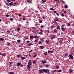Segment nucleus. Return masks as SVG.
<instances>
[{"label": "nucleus", "mask_w": 74, "mask_h": 74, "mask_svg": "<svg viewBox=\"0 0 74 74\" xmlns=\"http://www.w3.org/2000/svg\"><path fill=\"white\" fill-rule=\"evenodd\" d=\"M50 10H52L53 11H54L55 10V9L53 8H51L49 9Z\"/></svg>", "instance_id": "36"}, {"label": "nucleus", "mask_w": 74, "mask_h": 74, "mask_svg": "<svg viewBox=\"0 0 74 74\" xmlns=\"http://www.w3.org/2000/svg\"><path fill=\"white\" fill-rule=\"evenodd\" d=\"M3 56H6V54H5V53H3L2 54Z\"/></svg>", "instance_id": "43"}, {"label": "nucleus", "mask_w": 74, "mask_h": 74, "mask_svg": "<svg viewBox=\"0 0 74 74\" xmlns=\"http://www.w3.org/2000/svg\"><path fill=\"white\" fill-rule=\"evenodd\" d=\"M44 55H47V54H48V53H47V52H45L44 53Z\"/></svg>", "instance_id": "38"}, {"label": "nucleus", "mask_w": 74, "mask_h": 74, "mask_svg": "<svg viewBox=\"0 0 74 74\" xmlns=\"http://www.w3.org/2000/svg\"><path fill=\"white\" fill-rule=\"evenodd\" d=\"M53 12H54L55 13H56L57 16H59V14L57 13H56V11L55 10L53 11Z\"/></svg>", "instance_id": "14"}, {"label": "nucleus", "mask_w": 74, "mask_h": 74, "mask_svg": "<svg viewBox=\"0 0 74 74\" xmlns=\"http://www.w3.org/2000/svg\"><path fill=\"white\" fill-rule=\"evenodd\" d=\"M53 22L54 23V24H57V23H57V22H56V21H53Z\"/></svg>", "instance_id": "26"}, {"label": "nucleus", "mask_w": 74, "mask_h": 74, "mask_svg": "<svg viewBox=\"0 0 74 74\" xmlns=\"http://www.w3.org/2000/svg\"><path fill=\"white\" fill-rule=\"evenodd\" d=\"M59 39V40L60 41H63L64 40L63 39V38H58Z\"/></svg>", "instance_id": "18"}, {"label": "nucleus", "mask_w": 74, "mask_h": 74, "mask_svg": "<svg viewBox=\"0 0 74 74\" xmlns=\"http://www.w3.org/2000/svg\"><path fill=\"white\" fill-rule=\"evenodd\" d=\"M31 45H32V43H28L27 44V46L28 47H30Z\"/></svg>", "instance_id": "15"}, {"label": "nucleus", "mask_w": 74, "mask_h": 74, "mask_svg": "<svg viewBox=\"0 0 74 74\" xmlns=\"http://www.w3.org/2000/svg\"><path fill=\"white\" fill-rule=\"evenodd\" d=\"M46 44H49V41L48 40H46Z\"/></svg>", "instance_id": "31"}, {"label": "nucleus", "mask_w": 74, "mask_h": 74, "mask_svg": "<svg viewBox=\"0 0 74 74\" xmlns=\"http://www.w3.org/2000/svg\"><path fill=\"white\" fill-rule=\"evenodd\" d=\"M39 22L40 23H42V20H40L39 21Z\"/></svg>", "instance_id": "51"}, {"label": "nucleus", "mask_w": 74, "mask_h": 74, "mask_svg": "<svg viewBox=\"0 0 74 74\" xmlns=\"http://www.w3.org/2000/svg\"><path fill=\"white\" fill-rule=\"evenodd\" d=\"M55 1H58L57 3L58 4L59 3V0H54Z\"/></svg>", "instance_id": "52"}, {"label": "nucleus", "mask_w": 74, "mask_h": 74, "mask_svg": "<svg viewBox=\"0 0 74 74\" xmlns=\"http://www.w3.org/2000/svg\"><path fill=\"white\" fill-rule=\"evenodd\" d=\"M27 43H29L30 42V41L28 40L26 41Z\"/></svg>", "instance_id": "58"}, {"label": "nucleus", "mask_w": 74, "mask_h": 74, "mask_svg": "<svg viewBox=\"0 0 74 74\" xmlns=\"http://www.w3.org/2000/svg\"><path fill=\"white\" fill-rule=\"evenodd\" d=\"M54 20L55 21H59V20H58V18H54Z\"/></svg>", "instance_id": "21"}, {"label": "nucleus", "mask_w": 74, "mask_h": 74, "mask_svg": "<svg viewBox=\"0 0 74 74\" xmlns=\"http://www.w3.org/2000/svg\"><path fill=\"white\" fill-rule=\"evenodd\" d=\"M29 37L31 39H33L34 38V37L33 36H30Z\"/></svg>", "instance_id": "20"}, {"label": "nucleus", "mask_w": 74, "mask_h": 74, "mask_svg": "<svg viewBox=\"0 0 74 74\" xmlns=\"http://www.w3.org/2000/svg\"><path fill=\"white\" fill-rule=\"evenodd\" d=\"M18 15L19 16H22V15H21V14H19Z\"/></svg>", "instance_id": "59"}, {"label": "nucleus", "mask_w": 74, "mask_h": 74, "mask_svg": "<svg viewBox=\"0 0 74 74\" xmlns=\"http://www.w3.org/2000/svg\"><path fill=\"white\" fill-rule=\"evenodd\" d=\"M44 73H46L48 74H51V73H50V72H49V70L48 69H44Z\"/></svg>", "instance_id": "1"}, {"label": "nucleus", "mask_w": 74, "mask_h": 74, "mask_svg": "<svg viewBox=\"0 0 74 74\" xmlns=\"http://www.w3.org/2000/svg\"><path fill=\"white\" fill-rule=\"evenodd\" d=\"M6 1L8 3H10V2H11V1L10 0H6Z\"/></svg>", "instance_id": "49"}, {"label": "nucleus", "mask_w": 74, "mask_h": 74, "mask_svg": "<svg viewBox=\"0 0 74 74\" xmlns=\"http://www.w3.org/2000/svg\"><path fill=\"white\" fill-rule=\"evenodd\" d=\"M64 7L66 9V8H68V6H67V5H65L64 6Z\"/></svg>", "instance_id": "29"}, {"label": "nucleus", "mask_w": 74, "mask_h": 74, "mask_svg": "<svg viewBox=\"0 0 74 74\" xmlns=\"http://www.w3.org/2000/svg\"><path fill=\"white\" fill-rule=\"evenodd\" d=\"M32 32H33V33H35V34H36V31H34V30H33L32 31Z\"/></svg>", "instance_id": "40"}, {"label": "nucleus", "mask_w": 74, "mask_h": 74, "mask_svg": "<svg viewBox=\"0 0 74 74\" xmlns=\"http://www.w3.org/2000/svg\"><path fill=\"white\" fill-rule=\"evenodd\" d=\"M66 12H67L66 11H64V14H66Z\"/></svg>", "instance_id": "61"}, {"label": "nucleus", "mask_w": 74, "mask_h": 74, "mask_svg": "<svg viewBox=\"0 0 74 74\" xmlns=\"http://www.w3.org/2000/svg\"><path fill=\"white\" fill-rule=\"evenodd\" d=\"M17 65L18 66H20L21 67H23V65H22V64L20 63V62H18L17 63Z\"/></svg>", "instance_id": "2"}, {"label": "nucleus", "mask_w": 74, "mask_h": 74, "mask_svg": "<svg viewBox=\"0 0 74 74\" xmlns=\"http://www.w3.org/2000/svg\"><path fill=\"white\" fill-rule=\"evenodd\" d=\"M5 16H6V17H9V15H5Z\"/></svg>", "instance_id": "60"}, {"label": "nucleus", "mask_w": 74, "mask_h": 74, "mask_svg": "<svg viewBox=\"0 0 74 74\" xmlns=\"http://www.w3.org/2000/svg\"><path fill=\"white\" fill-rule=\"evenodd\" d=\"M33 63H34V64H35V63H36V62L35 61H34L33 62Z\"/></svg>", "instance_id": "54"}, {"label": "nucleus", "mask_w": 74, "mask_h": 74, "mask_svg": "<svg viewBox=\"0 0 74 74\" xmlns=\"http://www.w3.org/2000/svg\"><path fill=\"white\" fill-rule=\"evenodd\" d=\"M7 45H11V43L10 42H7Z\"/></svg>", "instance_id": "33"}, {"label": "nucleus", "mask_w": 74, "mask_h": 74, "mask_svg": "<svg viewBox=\"0 0 74 74\" xmlns=\"http://www.w3.org/2000/svg\"><path fill=\"white\" fill-rule=\"evenodd\" d=\"M49 67V65H46L45 66V67Z\"/></svg>", "instance_id": "47"}, {"label": "nucleus", "mask_w": 74, "mask_h": 74, "mask_svg": "<svg viewBox=\"0 0 74 74\" xmlns=\"http://www.w3.org/2000/svg\"><path fill=\"white\" fill-rule=\"evenodd\" d=\"M39 44H42V42L41 41V40H39Z\"/></svg>", "instance_id": "28"}, {"label": "nucleus", "mask_w": 74, "mask_h": 74, "mask_svg": "<svg viewBox=\"0 0 74 74\" xmlns=\"http://www.w3.org/2000/svg\"><path fill=\"white\" fill-rule=\"evenodd\" d=\"M61 16H64V14H63V13H62L61 14Z\"/></svg>", "instance_id": "48"}, {"label": "nucleus", "mask_w": 74, "mask_h": 74, "mask_svg": "<svg viewBox=\"0 0 74 74\" xmlns=\"http://www.w3.org/2000/svg\"><path fill=\"white\" fill-rule=\"evenodd\" d=\"M61 29L63 32H64V31H65L66 30L65 28L63 27H61Z\"/></svg>", "instance_id": "6"}, {"label": "nucleus", "mask_w": 74, "mask_h": 74, "mask_svg": "<svg viewBox=\"0 0 74 74\" xmlns=\"http://www.w3.org/2000/svg\"><path fill=\"white\" fill-rule=\"evenodd\" d=\"M64 55L65 56H68V54L67 53H65Z\"/></svg>", "instance_id": "45"}, {"label": "nucleus", "mask_w": 74, "mask_h": 74, "mask_svg": "<svg viewBox=\"0 0 74 74\" xmlns=\"http://www.w3.org/2000/svg\"><path fill=\"white\" fill-rule=\"evenodd\" d=\"M36 56H37V55L36 54H35L34 56V58H36Z\"/></svg>", "instance_id": "64"}, {"label": "nucleus", "mask_w": 74, "mask_h": 74, "mask_svg": "<svg viewBox=\"0 0 74 74\" xmlns=\"http://www.w3.org/2000/svg\"><path fill=\"white\" fill-rule=\"evenodd\" d=\"M10 64H8L9 66H11V64H13V62H9Z\"/></svg>", "instance_id": "10"}, {"label": "nucleus", "mask_w": 74, "mask_h": 74, "mask_svg": "<svg viewBox=\"0 0 74 74\" xmlns=\"http://www.w3.org/2000/svg\"><path fill=\"white\" fill-rule=\"evenodd\" d=\"M5 4H6V5H8V6H9V4H8V3L7 2L5 3Z\"/></svg>", "instance_id": "41"}, {"label": "nucleus", "mask_w": 74, "mask_h": 74, "mask_svg": "<svg viewBox=\"0 0 74 74\" xmlns=\"http://www.w3.org/2000/svg\"><path fill=\"white\" fill-rule=\"evenodd\" d=\"M43 34V33H42V32H39V34H41V35L42 34Z\"/></svg>", "instance_id": "53"}, {"label": "nucleus", "mask_w": 74, "mask_h": 74, "mask_svg": "<svg viewBox=\"0 0 74 74\" xmlns=\"http://www.w3.org/2000/svg\"><path fill=\"white\" fill-rule=\"evenodd\" d=\"M32 29H36V28L34 27H32Z\"/></svg>", "instance_id": "50"}, {"label": "nucleus", "mask_w": 74, "mask_h": 74, "mask_svg": "<svg viewBox=\"0 0 74 74\" xmlns=\"http://www.w3.org/2000/svg\"><path fill=\"white\" fill-rule=\"evenodd\" d=\"M51 38H56V36L53 35L52 36H51Z\"/></svg>", "instance_id": "12"}, {"label": "nucleus", "mask_w": 74, "mask_h": 74, "mask_svg": "<svg viewBox=\"0 0 74 74\" xmlns=\"http://www.w3.org/2000/svg\"><path fill=\"white\" fill-rule=\"evenodd\" d=\"M56 28L57 30H59V29H60V26H59V25H57V27Z\"/></svg>", "instance_id": "8"}, {"label": "nucleus", "mask_w": 74, "mask_h": 74, "mask_svg": "<svg viewBox=\"0 0 74 74\" xmlns=\"http://www.w3.org/2000/svg\"><path fill=\"white\" fill-rule=\"evenodd\" d=\"M25 18L24 17H23V21H25Z\"/></svg>", "instance_id": "56"}, {"label": "nucleus", "mask_w": 74, "mask_h": 74, "mask_svg": "<svg viewBox=\"0 0 74 74\" xmlns=\"http://www.w3.org/2000/svg\"><path fill=\"white\" fill-rule=\"evenodd\" d=\"M21 30V28H18L17 29V31H19Z\"/></svg>", "instance_id": "35"}, {"label": "nucleus", "mask_w": 74, "mask_h": 74, "mask_svg": "<svg viewBox=\"0 0 74 74\" xmlns=\"http://www.w3.org/2000/svg\"><path fill=\"white\" fill-rule=\"evenodd\" d=\"M27 1L29 3H31V1L30 0H27Z\"/></svg>", "instance_id": "30"}, {"label": "nucleus", "mask_w": 74, "mask_h": 74, "mask_svg": "<svg viewBox=\"0 0 74 74\" xmlns=\"http://www.w3.org/2000/svg\"><path fill=\"white\" fill-rule=\"evenodd\" d=\"M10 20L11 21H14V19L13 18H10Z\"/></svg>", "instance_id": "46"}, {"label": "nucleus", "mask_w": 74, "mask_h": 74, "mask_svg": "<svg viewBox=\"0 0 74 74\" xmlns=\"http://www.w3.org/2000/svg\"><path fill=\"white\" fill-rule=\"evenodd\" d=\"M62 70L61 69L58 70L57 71L58 72V73H61L62 71Z\"/></svg>", "instance_id": "24"}, {"label": "nucleus", "mask_w": 74, "mask_h": 74, "mask_svg": "<svg viewBox=\"0 0 74 74\" xmlns=\"http://www.w3.org/2000/svg\"><path fill=\"white\" fill-rule=\"evenodd\" d=\"M39 48H40L41 49H42L44 48V47L42 46H40L39 47Z\"/></svg>", "instance_id": "16"}, {"label": "nucleus", "mask_w": 74, "mask_h": 74, "mask_svg": "<svg viewBox=\"0 0 74 74\" xmlns=\"http://www.w3.org/2000/svg\"><path fill=\"white\" fill-rule=\"evenodd\" d=\"M34 37L35 38H38V36H34Z\"/></svg>", "instance_id": "23"}, {"label": "nucleus", "mask_w": 74, "mask_h": 74, "mask_svg": "<svg viewBox=\"0 0 74 74\" xmlns=\"http://www.w3.org/2000/svg\"><path fill=\"white\" fill-rule=\"evenodd\" d=\"M73 54L71 53V55H69V59H70V58L71 59V58H73Z\"/></svg>", "instance_id": "5"}, {"label": "nucleus", "mask_w": 74, "mask_h": 74, "mask_svg": "<svg viewBox=\"0 0 74 74\" xmlns=\"http://www.w3.org/2000/svg\"><path fill=\"white\" fill-rule=\"evenodd\" d=\"M21 59H22V60H24V59H25V57H22L21 58Z\"/></svg>", "instance_id": "25"}, {"label": "nucleus", "mask_w": 74, "mask_h": 74, "mask_svg": "<svg viewBox=\"0 0 74 74\" xmlns=\"http://www.w3.org/2000/svg\"><path fill=\"white\" fill-rule=\"evenodd\" d=\"M28 64H29V65H32V61L30 60H29L28 62Z\"/></svg>", "instance_id": "4"}, {"label": "nucleus", "mask_w": 74, "mask_h": 74, "mask_svg": "<svg viewBox=\"0 0 74 74\" xmlns=\"http://www.w3.org/2000/svg\"><path fill=\"white\" fill-rule=\"evenodd\" d=\"M69 71L70 72V73H73V70L71 69L69 70Z\"/></svg>", "instance_id": "27"}, {"label": "nucleus", "mask_w": 74, "mask_h": 74, "mask_svg": "<svg viewBox=\"0 0 74 74\" xmlns=\"http://www.w3.org/2000/svg\"><path fill=\"white\" fill-rule=\"evenodd\" d=\"M30 66H31V65L28 64L27 66V68L28 69H30V67H31Z\"/></svg>", "instance_id": "7"}, {"label": "nucleus", "mask_w": 74, "mask_h": 74, "mask_svg": "<svg viewBox=\"0 0 74 74\" xmlns=\"http://www.w3.org/2000/svg\"><path fill=\"white\" fill-rule=\"evenodd\" d=\"M9 4L10 5H12V6H15V5H13V2H11L9 3Z\"/></svg>", "instance_id": "11"}, {"label": "nucleus", "mask_w": 74, "mask_h": 74, "mask_svg": "<svg viewBox=\"0 0 74 74\" xmlns=\"http://www.w3.org/2000/svg\"><path fill=\"white\" fill-rule=\"evenodd\" d=\"M54 32L56 34L57 33V29H54Z\"/></svg>", "instance_id": "17"}, {"label": "nucleus", "mask_w": 74, "mask_h": 74, "mask_svg": "<svg viewBox=\"0 0 74 74\" xmlns=\"http://www.w3.org/2000/svg\"><path fill=\"white\" fill-rule=\"evenodd\" d=\"M40 32H43V31L42 30V29H41L40 30Z\"/></svg>", "instance_id": "57"}, {"label": "nucleus", "mask_w": 74, "mask_h": 74, "mask_svg": "<svg viewBox=\"0 0 74 74\" xmlns=\"http://www.w3.org/2000/svg\"><path fill=\"white\" fill-rule=\"evenodd\" d=\"M21 40H17V42H21Z\"/></svg>", "instance_id": "42"}, {"label": "nucleus", "mask_w": 74, "mask_h": 74, "mask_svg": "<svg viewBox=\"0 0 74 74\" xmlns=\"http://www.w3.org/2000/svg\"><path fill=\"white\" fill-rule=\"evenodd\" d=\"M41 40L42 41V42H44V40H43V39H41Z\"/></svg>", "instance_id": "55"}, {"label": "nucleus", "mask_w": 74, "mask_h": 74, "mask_svg": "<svg viewBox=\"0 0 74 74\" xmlns=\"http://www.w3.org/2000/svg\"><path fill=\"white\" fill-rule=\"evenodd\" d=\"M56 67L57 69H59V66H56Z\"/></svg>", "instance_id": "34"}, {"label": "nucleus", "mask_w": 74, "mask_h": 74, "mask_svg": "<svg viewBox=\"0 0 74 74\" xmlns=\"http://www.w3.org/2000/svg\"><path fill=\"white\" fill-rule=\"evenodd\" d=\"M39 73L40 74H42L44 73V69H41L39 71Z\"/></svg>", "instance_id": "3"}, {"label": "nucleus", "mask_w": 74, "mask_h": 74, "mask_svg": "<svg viewBox=\"0 0 74 74\" xmlns=\"http://www.w3.org/2000/svg\"><path fill=\"white\" fill-rule=\"evenodd\" d=\"M67 25L69 26H71V25H70V23H68L67 24Z\"/></svg>", "instance_id": "44"}, {"label": "nucleus", "mask_w": 74, "mask_h": 74, "mask_svg": "<svg viewBox=\"0 0 74 74\" xmlns=\"http://www.w3.org/2000/svg\"><path fill=\"white\" fill-rule=\"evenodd\" d=\"M38 40L37 39L35 40H34V42H38Z\"/></svg>", "instance_id": "32"}, {"label": "nucleus", "mask_w": 74, "mask_h": 74, "mask_svg": "<svg viewBox=\"0 0 74 74\" xmlns=\"http://www.w3.org/2000/svg\"><path fill=\"white\" fill-rule=\"evenodd\" d=\"M35 12H36V13H38V11H37V10H35Z\"/></svg>", "instance_id": "63"}, {"label": "nucleus", "mask_w": 74, "mask_h": 74, "mask_svg": "<svg viewBox=\"0 0 74 74\" xmlns=\"http://www.w3.org/2000/svg\"><path fill=\"white\" fill-rule=\"evenodd\" d=\"M61 1H62V3H63L64 4L65 3L64 2V1H63V0H62Z\"/></svg>", "instance_id": "62"}, {"label": "nucleus", "mask_w": 74, "mask_h": 74, "mask_svg": "<svg viewBox=\"0 0 74 74\" xmlns=\"http://www.w3.org/2000/svg\"><path fill=\"white\" fill-rule=\"evenodd\" d=\"M3 40H4V38H0V40L1 41H3Z\"/></svg>", "instance_id": "19"}, {"label": "nucleus", "mask_w": 74, "mask_h": 74, "mask_svg": "<svg viewBox=\"0 0 74 74\" xmlns=\"http://www.w3.org/2000/svg\"><path fill=\"white\" fill-rule=\"evenodd\" d=\"M41 1H42V4H45V1L44 0H41Z\"/></svg>", "instance_id": "22"}, {"label": "nucleus", "mask_w": 74, "mask_h": 74, "mask_svg": "<svg viewBox=\"0 0 74 74\" xmlns=\"http://www.w3.org/2000/svg\"><path fill=\"white\" fill-rule=\"evenodd\" d=\"M32 56V55H31L30 54H29V55H26V57L27 56Z\"/></svg>", "instance_id": "37"}, {"label": "nucleus", "mask_w": 74, "mask_h": 74, "mask_svg": "<svg viewBox=\"0 0 74 74\" xmlns=\"http://www.w3.org/2000/svg\"><path fill=\"white\" fill-rule=\"evenodd\" d=\"M22 56V55L21 54L18 55H17V57L19 58H21Z\"/></svg>", "instance_id": "13"}, {"label": "nucleus", "mask_w": 74, "mask_h": 74, "mask_svg": "<svg viewBox=\"0 0 74 74\" xmlns=\"http://www.w3.org/2000/svg\"><path fill=\"white\" fill-rule=\"evenodd\" d=\"M14 74V72H10V73H9V74Z\"/></svg>", "instance_id": "39"}, {"label": "nucleus", "mask_w": 74, "mask_h": 74, "mask_svg": "<svg viewBox=\"0 0 74 74\" xmlns=\"http://www.w3.org/2000/svg\"><path fill=\"white\" fill-rule=\"evenodd\" d=\"M47 62V61H45L44 60H42L41 61V62L42 63H43V64H45V63H46Z\"/></svg>", "instance_id": "9"}]
</instances>
